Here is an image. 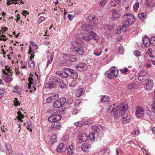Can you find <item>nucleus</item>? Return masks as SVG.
I'll use <instances>...</instances> for the list:
<instances>
[{"label": "nucleus", "instance_id": "obj_4", "mask_svg": "<svg viewBox=\"0 0 155 155\" xmlns=\"http://www.w3.org/2000/svg\"><path fill=\"white\" fill-rule=\"evenodd\" d=\"M72 48L76 54L83 55L84 53L83 46L82 44L79 42L72 41L71 42Z\"/></svg>", "mask_w": 155, "mask_h": 155}, {"label": "nucleus", "instance_id": "obj_7", "mask_svg": "<svg viewBox=\"0 0 155 155\" xmlns=\"http://www.w3.org/2000/svg\"><path fill=\"white\" fill-rule=\"evenodd\" d=\"M92 128L93 129L92 131L90 133L89 135V139L91 141H94L95 140V134L97 132L100 131V129L97 126H93Z\"/></svg>", "mask_w": 155, "mask_h": 155}, {"label": "nucleus", "instance_id": "obj_37", "mask_svg": "<svg viewBox=\"0 0 155 155\" xmlns=\"http://www.w3.org/2000/svg\"><path fill=\"white\" fill-rule=\"evenodd\" d=\"M55 96L56 95H55L48 97L46 99L47 102L48 103L51 102L52 101L54 100Z\"/></svg>", "mask_w": 155, "mask_h": 155}, {"label": "nucleus", "instance_id": "obj_5", "mask_svg": "<svg viewBox=\"0 0 155 155\" xmlns=\"http://www.w3.org/2000/svg\"><path fill=\"white\" fill-rule=\"evenodd\" d=\"M5 71L2 70L3 73L2 77L5 82L8 83L12 80V76L13 74V72L12 71V67H9L7 68L6 66H5Z\"/></svg>", "mask_w": 155, "mask_h": 155}, {"label": "nucleus", "instance_id": "obj_59", "mask_svg": "<svg viewBox=\"0 0 155 155\" xmlns=\"http://www.w3.org/2000/svg\"><path fill=\"white\" fill-rule=\"evenodd\" d=\"M24 117V115L22 114H21L20 115H18V120H20L21 121H23L22 120V119Z\"/></svg>", "mask_w": 155, "mask_h": 155}, {"label": "nucleus", "instance_id": "obj_53", "mask_svg": "<svg viewBox=\"0 0 155 155\" xmlns=\"http://www.w3.org/2000/svg\"><path fill=\"white\" fill-rule=\"evenodd\" d=\"M151 105V110L154 113H155V101H154V100H153V104H152Z\"/></svg>", "mask_w": 155, "mask_h": 155}, {"label": "nucleus", "instance_id": "obj_20", "mask_svg": "<svg viewBox=\"0 0 155 155\" xmlns=\"http://www.w3.org/2000/svg\"><path fill=\"white\" fill-rule=\"evenodd\" d=\"M61 124L58 122H54L52 123L51 127L49 128V130H59L60 128Z\"/></svg>", "mask_w": 155, "mask_h": 155}, {"label": "nucleus", "instance_id": "obj_12", "mask_svg": "<svg viewBox=\"0 0 155 155\" xmlns=\"http://www.w3.org/2000/svg\"><path fill=\"white\" fill-rule=\"evenodd\" d=\"M153 85V81L150 79H148L145 85L144 88L147 91H149L151 90Z\"/></svg>", "mask_w": 155, "mask_h": 155}, {"label": "nucleus", "instance_id": "obj_35", "mask_svg": "<svg viewBox=\"0 0 155 155\" xmlns=\"http://www.w3.org/2000/svg\"><path fill=\"white\" fill-rule=\"evenodd\" d=\"M54 57V54H52L51 55V57H50V58L49 59V60H48V62L46 66V67L47 68L49 64H51L52 62V61L53 60V58Z\"/></svg>", "mask_w": 155, "mask_h": 155}, {"label": "nucleus", "instance_id": "obj_2", "mask_svg": "<svg viewBox=\"0 0 155 155\" xmlns=\"http://www.w3.org/2000/svg\"><path fill=\"white\" fill-rule=\"evenodd\" d=\"M81 29L86 34V36H83L81 38L86 42H88L91 40H98L99 37L97 35L92 31L93 27L92 25L89 24H84L81 26Z\"/></svg>", "mask_w": 155, "mask_h": 155}, {"label": "nucleus", "instance_id": "obj_40", "mask_svg": "<svg viewBox=\"0 0 155 155\" xmlns=\"http://www.w3.org/2000/svg\"><path fill=\"white\" fill-rule=\"evenodd\" d=\"M56 74L58 75L61 77L64 78H67V77H65V75L64 74V73L62 71H57L56 72Z\"/></svg>", "mask_w": 155, "mask_h": 155}, {"label": "nucleus", "instance_id": "obj_63", "mask_svg": "<svg viewBox=\"0 0 155 155\" xmlns=\"http://www.w3.org/2000/svg\"><path fill=\"white\" fill-rule=\"evenodd\" d=\"M150 40V42H154V45H155V37L153 36L151 37Z\"/></svg>", "mask_w": 155, "mask_h": 155}, {"label": "nucleus", "instance_id": "obj_11", "mask_svg": "<svg viewBox=\"0 0 155 155\" xmlns=\"http://www.w3.org/2000/svg\"><path fill=\"white\" fill-rule=\"evenodd\" d=\"M142 41L144 46L146 47H149L151 44L152 45H155L154 42H150V39L147 36H145L143 38Z\"/></svg>", "mask_w": 155, "mask_h": 155}, {"label": "nucleus", "instance_id": "obj_57", "mask_svg": "<svg viewBox=\"0 0 155 155\" xmlns=\"http://www.w3.org/2000/svg\"><path fill=\"white\" fill-rule=\"evenodd\" d=\"M45 20V18L43 16H41L39 19L38 22L39 23H40L44 21Z\"/></svg>", "mask_w": 155, "mask_h": 155}, {"label": "nucleus", "instance_id": "obj_1", "mask_svg": "<svg viewBox=\"0 0 155 155\" xmlns=\"http://www.w3.org/2000/svg\"><path fill=\"white\" fill-rule=\"evenodd\" d=\"M128 108V106L125 103H122L120 107L114 104L111 105L109 107L107 112L113 115L115 118H117L122 114L123 123L125 124L130 122L131 116L125 112Z\"/></svg>", "mask_w": 155, "mask_h": 155}, {"label": "nucleus", "instance_id": "obj_43", "mask_svg": "<svg viewBox=\"0 0 155 155\" xmlns=\"http://www.w3.org/2000/svg\"><path fill=\"white\" fill-rule=\"evenodd\" d=\"M69 59V61H71L72 62H74L77 61V59L75 57L74 55H72L70 56Z\"/></svg>", "mask_w": 155, "mask_h": 155}, {"label": "nucleus", "instance_id": "obj_9", "mask_svg": "<svg viewBox=\"0 0 155 155\" xmlns=\"http://www.w3.org/2000/svg\"><path fill=\"white\" fill-rule=\"evenodd\" d=\"M87 139V135L85 133H82L78 136L77 141L78 143H81L83 142L86 141Z\"/></svg>", "mask_w": 155, "mask_h": 155}, {"label": "nucleus", "instance_id": "obj_46", "mask_svg": "<svg viewBox=\"0 0 155 155\" xmlns=\"http://www.w3.org/2000/svg\"><path fill=\"white\" fill-rule=\"evenodd\" d=\"M28 64L29 66L31 68H33L35 66L34 62L32 60L30 59Z\"/></svg>", "mask_w": 155, "mask_h": 155}, {"label": "nucleus", "instance_id": "obj_44", "mask_svg": "<svg viewBox=\"0 0 155 155\" xmlns=\"http://www.w3.org/2000/svg\"><path fill=\"white\" fill-rule=\"evenodd\" d=\"M27 127V129L31 131H32V128L31 126V123L30 121L28 122Z\"/></svg>", "mask_w": 155, "mask_h": 155}, {"label": "nucleus", "instance_id": "obj_32", "mask_svg": "<svg viewBox=\"0 0 155 155\" xmlns=\"http://www.w3.org/2000/svg\"><path fill=\"white\" fill-rule=\"evenodd\" d=\"M32 48L31 46L29 47V50L28 51V53L31 54L30 57V59L31 60L34 57V53H33L32 50L31 49Z\"/></svg>", "mask_w": 155, "mask_h": 155}, {"label": "nucleus", "instance_id": "obj_36", "mask_svg": "<svg viewBox=\"0 0 155 155\" xmlns=\"http://www.w3.org/2000/svg\"><path fill=\"white\" fill-rule=\"evenodd\" d=\"M59 86L60 88H63L65 87L66 85L65 83L61 80L59 83Z\"/></svg>", "mask_w": 155, "mask_h": 155}, {"label": "nucleus", "instance_id": "obj_62", "mask_svg": "<svg viewBox=\"0 0 155 155\" xmlns=\"http://www.w3.org/2000/svg\"><path fill=\"white\" fill-rule=\"evenodd\" d=\"M151 57L152 58L151 59V62L152 64L153 65H155V56H152Z\"/></svg>", "mask_w": 155, "mask_h": 155}, {"label": "nucleus", "instance_id": "obj_17", "mask_svg": "<svg viewBox=\"0 0 155 155\" xmlns=\"http://www.w3.org/2000/svg\"><path fill=\"white\" fill-rule=\"evenodd\" d=\"M144 110L142 107L138 106L137 107L136 112L137 116L138 118H140L143 116L144 113Z\"/></svg>", "mask_w": 155, "mask_h": 155}, {"label": "nucleus", "instance_id": "obj_29", "mask_svg": "<svg viewBox=\"0 0 155 155\" xmlns=\"http://www.w3.org/2000/svg\"><path fill=\"white\" fill-rule=\"evenodd\" d=\"M55 84L53 83H46L45 85V88H52L54 87Z\"/></svg>", "mask_w": 155, "mask_h": 155}, {"label": "nucleus", "instance_id": "obj_50", "mask_svg": "<svg viewBox=\"0 0 155 155\" xmlns=\"http://www.w3.org/2000/svg\"><path fill=\"white\" fill-rule=\"evenodd\" d=\"M121 31V28L120 27H117L116 28V30L115 31L116 33L117 34H119Z\"/></svg>", "mask_w": 155, "mask_h": 155}, {"label": "nucleus", "instance_id": "obj_8", "mask_svg": "<svg viewBox=\"0 0 155 155\" xmlns=\"http://www.w3.org/2000/svg\"><path fill=\"white\" fill-rule=\"evenodd\" d=\"M147 72L145 71H142L139 74L138 76V79L139 81H147V79H150Z\"/></svg>", "mask_w": 155, "mask_h": 155}, {"label": "nucleus", "instance_id": "obj_27", "mask_svg": "<svg viewBox=\"0 0 155 155\" xmlns=\"http://www.w3.org/2000/svg\"><path fill=\"white\" fill-rule=\"evenodd\" d=\"M58 101L60 102L61 106H65L66 104L67 100L64 97H62L58 100Z\"/></svg>", "mask_w": 155, "mask_h": 155}, {"label": "nucleus", "instance_id": "obj_10", "mask_svg": "<svg viewBox=\"0 0 155 155\" xmlns=\"http://www.w3.org/2000/svg\"><path fill=\"white\" fill-rule=\"evenodd\" d=\"M61 118V116L59 114L53 115L49 117L48 120L51 122H57V121L60 120Z\"/></svg>", "mask_w": 155, "mask_h": 155}, {"label": "nucleus", "instance_id": "obj_18", "mask_svg": "<svg viewBox=\"0 0 155 155\" xmlns=\"http://www.w3.org/2000/svg\"><path fill=\"white\" fill-rule=\"evenodd\" d=\"M65 70L68 71L71 74L70 76L73 79H75L78 77V74L74 70L70 68H67L65 69Z\"/></svg>", "mask_w": 155, "mask_h": 155}, {"label": "nucleus", "instance_id": "obj_38", "mask_svg": "<svg viewBox=\"0 0 155 155\" xmlns=\"http://www.w3.org/2000/svg\"><path fill=\"white\" fill-rule=\"evenodd\" d=\"M129 89H134L136 87V84L134 83H131L129 84L127 86Z\"/></svg>", "mask_w": 155, "mask_h": 155}, {"label": "nucleus", "instance_id": "obj_56", "mask_svg": "<svg viewBox=\"0 0 155 155\" xmlns=\"http://www.w3.org/2000/svg\"><path fill=\"white\" fill-rule=\"evenodd\" d=\"M139 7V3L136 2L134 5V10H137Z\"/></svg>", "mask_w": 155, "mask_h": 155}, {"label": "nucleus", "instance_id": "obj_16", "mask_svg": "<svg viewBox=\"0 0 155 155\" xmlns=\"http://www.w3.org/2000/svg\"><path fill=\"white\" fill-rule=\"evenodd\" d=\"M126 1V0H112L110 2V5L113 7L116 6L117 4L121 5L125 3Z\"/></svg>", "mask_w": 155, "mask_h": 155}, {"label": "nucleus", "instance_id": "obj_47", "mask_svg": "<svg viewBox=\"0 0 155 155\" xmlns=\"http://www.w3.org/2000/svg\"><path fill=\"white\" fill-rule=\"evenodd\" d=\"M77 84L76 81L75 80H72L71 82H70L69 84V86L70 87H73L75 86Z\"/></svg>", "mask_w": 155, "mask_h": 155}, {"label": "nucleus", "instance_id": "obj_26", "mask_svg": "<svg viewBox=\"0 0 155 155\" xmlns=\"http://www.w3.org/2000/svg\"><path fill=\"white\" fill-rule=\"evenodd\" d=\"M90 147V144L87 143H85L82 145L81 148L83 151H86Z\"/></svg>", "mask_w": 155, "mask_h": 155}, {"label": "nucleus", "instance_id": "obj_13", "mask_svg": "<svg viewBox=\"0 0 155 155\" xmlns=\"http://www.w3.org/2000/svg\"><path fill=\"white\" fill-rule=\"evenodd\" d=\"M29 83H28V88L30 89V91L32 92V91H35L36 90V85L35 84V83H33V79L32 78H28Z\"/></svg>", "mask_w": 155, "mask_h": 155}, {"label": "nucleus", "instance_id": "obj_23", "mask_svg": "<svg viewBox=\"0 0 155 155\" xmlns=\"http://www.w3.org/2000/svg\"><path fill=\"white\" fill-rule=\"evenodd\" d=\"M89 123L88 121H85L84 122V123L83 122V121H78L76 123H75L74 124L75 126H76L77 127H82L83 124H87Z\"/></svg>", "mask_w": 155, "mask_h": 155}, {"label": "nucleus", "instance_id": "obj_14", "mask_svg": "<svg viewBox=\"0 0 155 155\" xmlns=\"http://www.w3.org/2000/svg\"><path fill=\"white\" fill-rule=\"evenodd\" d=\"M53 107L55 108H59V110L61 112L64 111L66 109L65 106H61L58 101H57L54 103Z\"/></svg>", "mask_w": 155, "mask_h": 155}, {"label": "nucleus", "instance_id": "obj_3", "mask_svg": "<svg viewBox=\"0 0 155 155\" xmlns=\"http://www.w3.org/2000/svg\"><path fill=\"white\" fill-rule=\"evenodd\" d=\"M124 17L125 20L124 21L122 24V27L124 29L125 31L129 26L133 25L135 20L134 16L131 13H127L124 15Z\"/></svg>", "mask_w": 155, "mask_h": 155}, {"label": "nucleus", "instance_id": "obj_24", "mask_svg": "<svg viewBox=\"0 0 155 155\" xmlns=\"http://www.w3.org/2000/svg\"><path fill=\"white\" fill-rule=\"evenodd\" d=\"M138 18L141 20H144L147 17V14L145 12L140 13L138 15Z\"/></svg>", "mask_w": 155, "mask_h": 155}, {"label": "nucleus", "instance_id": "obj_33", "mask_svg": "<svg viewBox=\"0 0 155 155\" xmlns=\"http://www.w3.org/2000/svg\"><path fill=\"white\" fill-rule=\"evenodd\" d=\"M98 19L97 18L94 17L91 23L92 25L93 24V25L95 26L98 24Z\"/></svg>", "mask_w": 155, "mask_h": 155}, {"label": "nucleus", "instance_id": "obj_55", "mask_svg": "<svg viewBox=\"0 0 155 155\" xmlns=\"http://www.w3.org/2000/svg\"><path fill=\"white\" fill-rule=\"evenodd\" d=\"M134 53V55L136 57H139L140 55V52L138 50H135Z\"/></svg>", "mask_w": 155, "mask_h": 155}, {"label": "nucleus", "instance_id": "obj_58", "mask_svg": "<svg viewBox=\"0 0 155 155\" xmlns=\"http://www.w3.org/2000/svg\"><path fill=\"white\" fill-rule=\"evenodd\" d=\"M120 72L123 73H127L128 71H129V70L127 68H126L124 69H120Z\"/></svg>", "mask_w": 155, "mask_h": 155}, {"label": "nucleus", "instance_id": "obj_54", "mask_svg": "<svg viewBox=\"0 0 155 155\" xmlns=\"http://www.w3.org/2000/svg\"><path fill=\"white\" fill-rule=\"evenodd\" d=\"M146 53L148 54L150 57L152 56V49L149 48L146 52Z\"/></svg>", "mask_w": 155, "mask_h": 155}, {"label": "nucleus", "instance_id": "obj_64", "mask_svg": "<svg viewBox=\"0 0 155 155\" xmlns=\"http://www.w3.org/2000/svg\"><path fill=\"white\" fill-rule=\"evenodd\" d=\"M5 146L6 147V148L8 150H11V147L9 144L8 143H6L5 144Z\"/></svg>", "mask_w": 155, "mask_h": 155}, {"label": "nucleus", "instance_id": "obj_45", "mask_svg": "<svg viewBox=\"0 0 155 155\" xmlns=\"http://www.w3.org/2000/svg\"><path fill=\"white\" fill-rule=\"evenodd\" d=\"M107 0H101L100 2L99 6L100 7H102L104 6L107 2Z\"/></svg>", "mask_w": 155, "mask_h": 155}, {"label": "nucleus", "instance_id": "obj_6", "mask_svg": "<svg viewBox=\"0 0 155 155\" xmlns=\"http://www.w3.org/2000/svg\"><path fill=\"white\" fill-rule=\"evenodd\" d=\"M118 74V70L116 67H112L105 73V76L110 79L116 78Z\"/></svg>", "mask_w": 155, "mask_h": 155}, {"label": "nucleus", "instance_id": "obj_52", "mask_svg": "<svg viewBox=\"0 0 155 155\" xmlns=\"http://www.w3.org/2000/svg\"><path fill=\"white\" fill-rule=\"evenodd\" d=\"M67 68H64L63 69V71H64V74L65 75V77H67V78L68 77V76H69V74H70V73H68V72H67V71L65 70V69H67Z\"/></svg>", "mask_w": 155, "mask_h": 155}, {"label": "nucleus", "instance_id": "obj_30", "mask_svg": "<svg viewBox=\"0 0 155 155\" xmlns=\"http://www.w3.org/2000/svg\"><path fill=\"white\" fill-rule=\"evenodd\" d=\"M117 51L118 52L119 54H123L124 50L121 47H118L117 48Z\"/></svg>", "mask_w": 155, "mask_h": 155}, {"label": "nucleus", "instance_id": "obj_25", "mask_svg": "<svg viewBox=\"0 0 155 155\" xmlns=\"http://www.w3.org/2000/svg\"><path fill=\"white\" fill-rule=\"evenodd\" d=\"M74 148L73 147L72 144H71L68 146V153L69 154H72L74 152Z\"/></svg>", "mask_w": 155, "mask_h": 155}, {"label": "nucleus", "instance_id": "obj_39", "mask_svg": "<svg viewBox=\"0 0 155 155\" xmlns=\"http://www.w3.org/2000/svg\"><path fill=\"white\" fill-rule=\"evenodd\" d=\"M52 142L53 143H55L57 140V137L55 134H53L51 137Z\"/></svg>", "mask_w": 155, "mask_h": 155}, {"label": "nucleus", "instance_id": "obj_21", "mask_svg": "<svg viewBox=\"0 0 155 155\" xmlns=\"http://www.w3.org/2000/svg\"><path fill=\"white\" fill-rule=\"evenodd\" d=\"M65 150V148L64 147V144L63 143H61L58 145L57 149L58 152H61L64 151Z\"/></svg>", "mask_w": 155, "mask_h": 155}, {"label": "nucleus", "instance_id": "obj_19", "mask_svg": "<svg viewBox=\"0 0 155 155\" xmlns=\"http://www.w3.org/2000/svg\"><path fill=\"white\" fill-rule=\"evenodd\" d=\"M112 11L113 15L112 18L113 20H117L120 17V12L114 9H112Z\"/></svg>", "mask_w": 155, "mask_h": 155}, {"label": "nucleus", "instance_id": "obj_34", "mask_svg": "<svg viewBox=\"0 0 155 155\" xmlns=\"http://www.w3.org/2000/svg\"><path fill=\"white\" fill-rule=\"evenodd\" d=\"M94 17L95 16L93 15H89L86 18L87 21L91 23Z\"/></svg>", "mask_w": 155, "mask_h": 155}, {"label": "nucleus", "instance_id": "obj_48", "mask_svg": "<svg viewBox=\"0 0 155 155\" xmlns=\"http://www.w3.org/2000/svg\"><path fill=\"white\" fill-rule=\"evenodd\" d=\"M7 4L8 5H10L12 4H16L17 3V1L14 0H7Z\"/></svg>", "mask_w": 155, "mask_h": 155}, {"label": "nucleus", "instance_id": "obj_61", "mask_svg": "<svg viewBox=\"0 0 155 155\" xmlns=\"http://www.w3.org/2000/svg\"><path fill=\"white\" fill-rule=\"evenodd\" d=\"M101 51H100L99 52H98L97 51H95L94 52V55L96 56L100 55L101 53Z\"/></svg>", "mask_w": 155, "mask_h": 155}, {"label": "nucleus", "instance_id": "obj_28", "mask_svg": "<svg viewBox=\"0 0 155 155\" xmlns=\"http://www.w3.org/2000/svg\"><path fill=\"white\" fill-rule=\"evenodd\" d=\"M13 90L14 91V92H16L18 94H20L21 92V89L17 85L15 86L14 87Z\"/></svg>", "mask_w": 155, "mask_h": 155}, {"label": "nucleus", "instance_id": "obj_42", "mask_svg": "<svg viewBox=\"0 0 155 155\" xmlns=\"http://www.w3.org/2000/svg\"><path fill=\"white\" fill-rule=\"evenodd\" d=\"M70 55L67 54H64L63 55V58L67 61H69L70 57Z\"/></svg>", "mask_w": 155, "mask_h": 155}, {"label": "nucleus", "instance_id": "obj_22", "mask_svg": "<svg viewBox=\"0 0 155 155\" xmlns=\"http://www.w3.org/2000/svg\"><path fill=\"white\" fill-rule=\"evenodd\" d=\"M100 97L101 99V103H104L105 102L110 101V98L108 96H106L105 95L101 96Z\"/></svg>", "mask_w": 155, "mask_h": 155}, {"label": "nucleus", "instance_id": "obj_15", "mask_svg": "<svg viewBox=\"0 0 155 155\" xmlns=\"http://www.w3.org/2000/svg\"><path fill=\"white\" fill-rule=\"evenodd\" d=\"M76 67L77 69L80 71H84L87 68V65L84 63L78 64Z\"/></svg>", "mask_w": 155, "mask_h": 155}, {"label": "nucleus", "instance_id": "obj_51", "mask_svg": "<svg viewBox=\"0 0 155 155\" xmlns=\"http://www.w3.org/2000/svg\"><path fill=\"white\" fill-rule=\"evenodd\" d=\"M81 103V101L79 99L75 100L74 103V106H77L79 105Z\"/></svg>", "mask_w": 155, "mask_h": 155}, {"label": "nucleus", "instance_id": "obj_41", "mask_svg": "<svg viewBox=\"0 0 155 155\" xmlns=\"http://www.w3.org/2000/svg\"><path fill=\"white\" fill-rule=\"evenodd\" d=\"M21 67L22 68H25L27 67V63L25 61L21 62Z\"/></svg>", "mask_w": 155, "mask_h": 155}, {"label": "nucleus", "instance_id": "obj_49", "mask_svg": "<svg viewBox=\"0 0 155 155\" xmlns=\"http://www.w3.org/2000/svg\"><path fill=\"white\" fill-rule=\"evenodd\" d=\"M5 92V89L4 88L0 89V98L4 95Z\"/></svg>", "mask_w": 155, "mask_h": 155}, {"label": "nucleus", "instance_id": "obj_31", "mask_svg": "<svg viewBox=\"0 0 155 155\" xmlns=\"http://www.w3.org/2000/svg\"><path fill=\"white\" fill-rule=\"evenodd\" d=\"M83 90L82 88H80L78 90L76 93V95L77 97H79L82 94Z\"/></svg>", "mask_w": 155, "mask_h": 155}, {"label": "nucleus", "instance_id": "obj_60", "mask_svg": "<svg viewBox=\"0 0 155 155\" xmlns=\"http://www.w3.org/2000/svg\"><path fill=\"white\" fill-rule=\"evenodd\" d=\"M68 18L69 20L71 21L74 18V16L73 15L68 14Z\"/></svg>", "mask_w": 155, "mask_h": 155}]
</instances>
